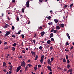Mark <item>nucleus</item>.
<instances>
[{"label":"nucleus","mask_w":74,"mask_h":74,"mask_svg":"<svg viewBox=\"0 0 74 74\" xmlns=\"http://www.w3.org/2000/svg\"><path fill=\"white\" fill-rule=\"evenodd\" d=\"M29 3H30V1H28L26 2V4H25L26 7H28V8L29 7Z\"/></svg>","instance_id":"1"},{"label":"nucleus","mask_w":74,"mask_h":74,"mask_svg":"<svg viewBox=\"0 0 74 74\" xmlns=\"http://www.w3.org/2000/svg\"><path fill=\"white\" fill-rule=\"evenodd\" d=\"M21 65L22 67H24V66H25L26 65V64L25 62V61H23L21 63Z\"/></svg>","instance_id":"2"},{"label":"nucleus","mask_w":74,"mask_h":74,"mask_svg":"<svg viewBox=\"0 0 74 74\" xmlns=\"http://www.w3.org/2000/svg\"><path fill=\"white\" fill-rule=\"evenodd\" d=\"M21 69V66H20L18 67L16 69V72H18Z\"/></svg>","instance_id":"3"},{"label":"nucleus","mask_w":74,"mask_h":74,"mask_svg":"<svg viewBox=\"0 0 74 74\" xmlns=\"http://www.w3.org/2000/svg\"><path fill=\"white\" fill-rule=\"evenodd\" d=\"M51 63H52V62H51L50 59H48L47 60V64H50L51 66Z\"/></svg>","instance_id":"4"},{"label":"nucleus","mask_w":74,"mask_h":74,"mask_svg":"<svg viewBox=\"0 0 74 74\" xmlns=\"http://www.w3.org/2000/svg\"><path fill=\"white\" fill-rule=\"evenodd\" d=\"M47 68L48 70H49L50 71H52V68H51V67L50 66H47Z\"/></svg>","instance_id":"5"},{"label":"nucleus","mask_w":74,"mask_h":74,"mask_svg":"<svg viewBox=\"0 0 74 74\" xmlns=\"http://www.w3.org/2000/svg\"><path fill=\"white\" fill-rule=\"evenodd\" d=\"M6 65H7V64H6V63H5L4 62H3V66L5 68H6V67H7V66H6Z\"/></svg>","instance_id":"6"},{"label":"nucleus","mask_w":74,"mask_h":74,"mask_svg":"<svg viewBox=\"0 0 74 74\" xmlns=\"http://www.w3.org/2000/svg\"><path fill=\"white\" fill-rule=\"evenodd\" d=\"M71 73L73 72V69H70L69 70V71H67V73Z\"/></svg>","instance_id":"7"},{"label":"nucleus","mask_w":74,"mask_h":74,"mask_svg":"<svg viewBox=\"0 0 74 74\" xmlns=\"http://www.w3.org/2000/svg\"><path fill=\"white\" fill-rule=\"evenodd\" d=\"M40 34H41V36H43L44 35V34H45V32L43 31L41 32L40 33Z\"/></svg>","instance_id":"8"},{"label":"nucleus","mask_w":74,"mask_h":74,"mask_svg":"<svg viewBox=\"0 0 74 74\" xmlns=\"http://www.w3.org/2000/svg\"><path fill=\"white\" fill-rule=\"evenodd\" d=\"M54 21L56 23H57L59 22V21L57 19H54Z\"/></svg>","instance_id":"9"},{"label":"nucleus","mask_w":74,"mask_h":74,"mask_svg":"<svg viewBox=\"0 0 74 74\" xmlns=\"http://www.w3.org/2000/svg\"><path fill=\"white\" fill-rule=\"evenodd\" d=\"M10 34V32H8L7 33L5 34V36H8L9 34Z\"/></svg>","instance_id":"10"},{"label":"nucleus","mask_w":74,"mask_h":74,"mask_svg":"<svg viewBox=\"0 0 74 74\" xmlns=\"http://www.w3.org/2000/svg\"><path fill=\"white\" fill-rule=\"evenodd\" d=\"M31 53L33 56H35V53H36L35 52H33L32 51L31 52Z\"/></svg>","instance_id":"11"},{"label":"nucleus","mask_w":74,"mask_h":74,"mask_svg":"<svg viewBox=\"0 0 74 74\" xmlns=\"http://www.w3.org/2000/svg\"><path fill=\"white\" fill-rule=\"evenodd\" d=\"M56 28V30H59L60 29V27L58 25H57Z\"/></svg>","instance_id":"12"},{"label":"nucleus","mask_w":74,"mask_h":74,"mask_svg":"<svg viewBox=\"0 0 74 74\" xmlns=\"http://www.w3.org/2000/svg\"><path fill=\"white\" fill-rule=\"evenodd\" d=\"M8 26H9L8 25L6 24L4 27V28H5V29H7V27H8Z\"/></svg>","instance_id":"13"},{"label":"nucleus","mask_w":74,"mask_h":74,"mask_svg":"<svg viewBox=\"0 0 74 74\" xmlns=\"http://www.w3.org/2000/svg\"><path fill=\"white\" fill-rule=\"evenodd\" d=\"M64 26V24H61L60 25V27H63Z\"/></svg>","instance_id":"14"},{"label":"nucleus","mask_w":74,"mask_h":74,"mask_svg":"<svg viewBox=\"0 0 74 74\" xmlns=\"http://www.w3.org/2000/svg\"><path fill=\"white\" fill-rule=\"evenodd\" d=\"M12 48L13 51H15V47H12Z\"/></svg>","instance_id":"15"},{"label":"nucleus","mask_w":74,"mask_h":74,"mask_svg":"<svg viewBox=\"0 0 74 74\" xmlns=\"http://www.w3.org/2000/svg\"><path fill=\"white\" fill-rule=\"evenodd\" d=\"M53 33L51 34L50 35V38H51V37H53Z\"/></svg>","instance_id":"16"},{"label":"nucleus","mask_w":74,"mask_h":74,"mask_svg":"<svg viewBox=\"0 0 74 74\" xmlns=\"http://www.w3.org/2000/svg\"><path fill=\"white\" fill-rule=\"evenodd\" d=\"M38 59V56L36 55L35 57V59H34V60H36Z\"/></svg>","instance_id":"17"},{"label":"nucleus","mask_w":74,"mask_h":74,"mask_svg":"<svg viewBox=\"0 0 74 74\" xmlns=\"http://www.w3.org/2000/svg\"><path fill=\"white\" fill-rule=\"evenodd\" d=\"M51 41L50 40H48L47 41V43L48 44H50V42H51Z\"/></svg>","instance_id":"18"},{"label":"nucleus","mask_w":74,"mask_h":74,"mask_svg":"<svg viewBox=\"0 0 74 74\" xmlns=\"http://www.w3.org/2000/svg\"><path fill=\"white\" fill-rule=\"evenodd\" d=\"M22 11L23 13H24V12H25V8H22Z\"/></svg>","instance_id":"19"},{"label":"nucleus","mask_w":74,"mask_h":74,"mask_svg":"<svg viewBox=\"0 0 74 74\" xmlns=\"http://www.w3.org/2000/svg\"><path fill=\"white\" fill-rule=\"evenodd\" d=\"M67 36L68 38H69V39H70V36L69 34V33H67Z\"/></svg>","instance_id":"20"},{"label":"nucleus","mask_w":74,"mask_h":74,"mask_svg":"<svg viewBox=\"0 0 74 74\" xmlns=\"http://www.w3.org/2000/svg\"><path fill=\"white\" fill-rule=\"evenodd\" d=\"M53 60H54V58H52L51 59V62H52L53 61Z\"/></svg>","instance_id":"21"},{"label":"nucleus","mask_w":74,"mask_h":74,"mask_svg":"<svg viewBox=\"0 0 74 74\" xmlns=\"http://www.w3.org/2000/svg\"><path fill=\"white\" fill-rule=\"evenodd\" d=\"M66 60H68L69 59V56L67 55L66 56Z\"/></svg>","instance_id":"22"},{"label":"nucleus","mask_w":74,"mask_h":74,"mask_svg":"<svg viewBox=\"0 0 74 74\" xmlns=\"http://www.w3.org/2000/svg\"><path fill=\"white\" fill-rule=\"evenodd\" d=\"M44 58V55L42 56L41 58V59L43 60Z\"/></svg>","instance_id":"23"},{"label":"nucleus","mask_w":74,"mask_h":74,"mask_svg":"<svg viewBox=\"0 0 74 74\" xmlns=\"http://www.w3.org/2000/svg\"><path fill=\"white\" fill-rule=\"evenodd\" d=\"M21 52H22V53H26V50H22L21 51Z\"/></svg>","instance_id":"24"},{"label":"nucleus","mask_w":74,"mask_h":74,"mask_svg":"<svg viewBox=\"0 0 74 74\" xmlns=\"http://www.w3.org/2000/svg\"><path fill=\"white\" fill-rule=\"evenodd\" d=\"M34 70H37V65L36 66L34 67Z\"/></svg>","instance_id":"25"},{"label":"nucleus","mask_w":74,"mask_h":74,"mask_svg":"<svg viewBox=\"0 0 74 74\" xmlns=\"http://www.w3.org/2000/svg\"><path fill=\"white\" fill-rule=\"evenodd\" d=\"M38 28L40 30H42V26H41L40 27H39Z\"/></svg>","instance_id":"26"},{"label":"nucleus","mask_w":74,"mask_h":74,"mask_svg":"<svg viewBox=\"0 0 74 74\" xmlns=\"http://www.w3.org/2000/svg\"><path fill=\"white\" fill-rule=\"evenodd\" d=\"M67 69H69V68H70V64H68V65H67Z\"/></svg>","instance_id":"27"},{"label":"nucleus","mask_w":74,"mask_h":74,"mask_svg":"<svg viewBox=\"0 0 74 74\" xmlns=\"http://www.w3.org/2000/svg\"><path fill=\"white\" fill-rule=\"evenodd\" d=\"M16 20L17 21H19V17L18 16H17L16 18Z\"/></svg>","instance_id":"28"},{"label":"nucleus","mask_w":74,"mask_h":74,"mask_svg":"<svg viewBox=\"0 0 74 74\" xmlns=\"http://www.w3.org/2000/svg\"><path fill=\"white\" fill-rule=\"evenodd\" d=\"M63 61L64 63H66V59H65V58L63 59Z\"/></svg>","instance_id":"29"},{"label":"nucleus","mask_w":74,"mask_h":74,"mask_svg":"<svg viewBox=\"0 0 74 74\" xmlns=\"http://www.w3.org/2000/svg\"><path fill=\"white\" fill-rule=\"evenodd\" d=\"M73 5V3L71 4L70 5V7H71H71H72V6Z\"/></svg>","instance_id":"30"},{"label":"nucleus","mask_w":74,"mask_h":74,"mask_svg":"<svg viewBox=\"0 0 74 74\" xmlns=\"http://www.w3.org/2000/svg\"><path fill=\"white\" fill-rule=\"evenodd\" d=\"M51 40L52 41H55V40L53 38H51Z\"/></svg>","instance_id":"31"},{"label":"nucleus","mask_w":74,"mask_h":74,"mask_svg":"<svg viewBox=\"0 0 74 74\" xmlns=\"http://www.w3.org/2000/svg\"><path fill=\"white\" fill-rule=\"evenodd\" d=\"M39 48L40 50H42V46H40Z\"/></svg>","instance_id":"32"},{"label":"nucleus","mask_w":74,"mask_h":74,"mask_svg":"<svg viewBox=\"0 0 74 74\" xmlns=\"http://www.w3.org/2000/svg\"><path fill=\"white\" fill-rule=\"evenodd\" d=\"M40 62L41 63H42L43 62V60L41 59L40 60Z\"/></svg>","instance_id":"33"},{"label":"nucleus","mask_w":74,"mask_h":74,"mask_svg":"<svg viewBox=\"0 0 74 74\" xmlns=\"http://www.w3.org/2000/svg\"><path fill=\"white\" fill-rule=\"evenodd\" d=\"M51 17L50 16H49L48 17H47V19H49H49H51Z\"/></svg>","instance_id":"34"},{"label":"nucleus","mask_w":74,"mask_h":74,"mask_svg":"<svg viewBox=\"0 0 74 74\" xmlns=\"http://www.w3.org/2000/svg\"><path fill=\"white\" fill-rule=\"evenodd\" d=\"M21 37H22V38H24V35L22 34L21 35Z\"/></svg>","instance_id":"35"},{"label":"nucleus","mask_w":74,"mask_h":74,"mask_svg":"<svg viewBox=\"0 0 74 74\" xmlns=\"http://www.w3.org/2000/svg\"><path fill=\"white\" fill-rule=\"evenodd\" d=\"M67 63L69 64L70 63V61L69 60H67Z\"/></svg>","instance_id":"36"},{"label":"nucleus","mask_w":74,"mask_h":74,"mask_svg":"<svg viewBox=\"0 0 74 74\" xmlns=\"http://www.w3.org/2000/svg\"><path fill=\"white\" fill-rule=\"evenodd\" d=\"M14 29H15V27H14V26H12V30H14Z\"/></svg>","instance_id":"37"},{"label":"nucleus","mask_w":74,"mask_h":74,"mask_svg":"<svg viewBox=\"0 0 74 74\" xmlns=\"http://www.w3.org/2000/svg\"><path fill=\"white\" fill-rule=\"evenodd\" d=\"M56 32H57V30H54L53 33H56Z\"/></svg>","instance_id":"38"},{"label":"nucleus","mask_w":74,"mask_h":74,"mask_svg":"<svg viewBox=\"0 0 74 74\" xmlns=\"http://www.w3.org/2000/svg\"><path fill=\"white\" fill-rule=\"evenodd\" d=\"M12 37H14V38H15V35L14 34L13 35H12Z\"/></svg>","instance_id":"39"},{"label":"nucleus","mask_w":74,"mask_h":74,"mask_svg":"<svg viewBox=\"0 0 74 74\" xmlns=\"http://www.w3.org/2000/svg\"><path fill=\"white\" fill-rule=\"evenodd\" d=\"M38 67L39 68H40V67H41V65L39 64L38 65Z\"/></svg>","instance_id":"40"},{"label":"nucleus","mask_w":74,"mask_h":74,"mask_svg":"<svg viewBox=\"0 0 74 74\" xmlns=\"http://www.w3.org/2000/svg\"><path fill=\"white\" fill-rule=\"evenodd\" d=\"M68 5H64V8H67V7Z\"/></svg>","instance_id":"41"},{"label":"nucleus","mask_w":74,"mask_h":74,"mask_svg":"<svg viewBox=\"0 0 74 74\" xmlns=\"http://www.w3.org/2000/svg\"><path fill=\"white\" fill-rule=\"evenodd\" d=\"M50 48L51 50H52V49H53V47H52V46H51Z\"/></svg>","instance_id":"42"},{"label":"nucleus","mask_w":74,"mask_h":74,"mask_svg":"<svg viewBox=\"0 0 74 74\" xmlns=\"http://www.w3.org/2000/svg\"><path fill=\"white\" fill-rule=\"evenodd\" d=\"M21 30H20L19 31H18V34H20V33H21Z\"/></svg>","instance_id":"43"},{"label":"nucleus","mask_w":74,"mask_h":74,"mask_svg":"<svg viewBox=\"0 0 74 74\" xmlns=\"http://www.w3.org/2000/svg\"><path fill=\"white\" fill-rule=\"evenodd\" d=\"M13 46H16V44L14 43L13 44Z\"/></svg>","instance_id":"44"},{"label":"nucleus","mask_w":74,"mask_h":74,"mask_svg":"<svg viewBox=\"0 0 74 74\" xmlns=\"http://www.w3.org/2000/svg\"><path fill=\"white\" fill-rule=\"evenodd\" d=\"M28 66L29 67H32V65L31 64H28Z\"/></svg>","instance_id":"45"},{"label":"nucleus","mask_w":74,"mask_h":74,"mask_svg":"<svg viewBox=\"0 0 74 74\" xmlns=\"http://www.w3.org/2000/svg\"><path fill=\"white\" fill-rule=\"evenodd\" d=\"M65 51L66 52H69V50L65 49Z\"/></svg>","instance_id":"46"},{"label":"nucleus","mask_w":74,"mask_h":74,"mask_svg":"<svg viewBox=\"0 0 74 74\" xmlns=\"http://www.w3.org/2000/svg\"><path fill=\"white\" fill-rule=\"evenodd\" d=\"M7 44V42H5L4 43V45H6Z\"/></svg>","instance_id":"47"},{"label":"nucleus","mask_w":74,"mask_h":74,"mask_svg":"<svg viewBox=\"0 0 74 74\" xmlns=\"http://www.w3.org/2000/svg\"><path fill=\"white\" fill-rule=\"evenodd\" d=\"M27 68H28V67H27V66H26L25 67V71H26V70H27Z\"/></svg>","instance_id":"48"},{"label":"nucleus","mask_w":74,"mask_h":74,"mask_svg":"<svg viewBox=\"0 0 74 74\" xmlns=\"http://www.w3.org/2000/svg\"><path fill=\"white\" fill-rule=\"evenodd\" d=\"M12 1L13 3H15V0H12Z\"/></svg>","instance_id":"49"},{"label":"nucleus","mask_w":74,"mask_h":74,"mask_svg":"<svg viewBox=\"0 0 74 74\" xmlns=\"http://www.w3.org/2000/svg\"><path fill=\"white\" fill-rule=\"evenodd\" d=\"M74 47H73V46H72V47L70 48V49L71 50V49H73V48Z\"/></svg>","instance_id":"50"},{"label":"nucleus","mask_w":74,"mask_h":74,"mask_svg":"<svg viewBox=\"0 0 74 74\" xmlns=\"http://www.w3.org/2000/svg\"><path fill=\"white\" fill-rule=\"evenodd\" d=\"M66 45H69V42H66Z\"/></svg>","instance_id":"51"},{"label":"nucleus","mask_w":74,"mask_h":74,"mask_svg":"<svg viewBox=\"0 0 74 74\" xmlns=\"http://www.w3.org/2000/svg\"><path fill=\"white\" fill-rule=\"evenodd\" d=\"M32 41L34 42V44H35V42H36V40H33Z\"/></svg>","instance_id":"52"},{"label":"nucleus","mask_w":74,"mask_h":74,"mask_svg":"<svg viewBox=\"0 0 74 74\" xmlns=\"http://www.w3.org/2000/svg\"><path fill=\"white\" fill-rule=\"evenodd\" d=\"M64 71H67V69H64Z\"/></svg>","instance_id":"53"},{"label":"nucleus","mask_w":74,"mask_h":74,"mask_svg":"<svg viewBox=\"0 0 74 74\" xmlns=\"http://www.w3.org/2000/svg\"><path fill=\"white\" fill-rule=\"evenodd\" d=\"M54 31V29H52L51 31V32H53Z\"/></svg>","instance_id":"54"},{"label":"nucleus","mask_w":74,"mask_h":74,"mask_svg":"<svg viewBox=\"0 0 74 74\" xmlns=\"http://www.w3.org/2000/svg\"><path fill=\"white\" fill-rule=\"evenodd\" d=\"M39 0L40 2H42L43 1V0Z\"/></svg>","instance_id":"55"},{"label":"nucleus","mask_w":74,"mask_h":74,"mask_svg":"<svg viewBox=\"0 0 74 74\" xmlns=\"http://www.w3.org/2000/svg\"><path fill=\"white\" fill-rule=\"evenodd\" d=\"M8 49V47H5V48H4L5 49Z\"/></svg>","instance_id":"56"},{"label":"nucleus","mask_w":74,"mask_h":74,"mask_svg":"<svg viewBox=\"0 0 74 74\" xmlns=\"http://www.w3.org/2000/svg\"><path fill=\"white\" fill-rule=\"evenodd\" d=\"M9 70L10 71H12V68H10L9 69Z\"/></svg>","instance_id":"57"},{"label":"nucleus","mask_w":74,"mask_h":74,"mask_svg":"<svg viewBox=\"0 0 74 74\" xmlns=\"http://www.w3.org/2000/svg\"><path fill=\"white\" fill-rule=\"evenodd\" d=\"M22 56H20L19 58H20V59H22L23 58Z\"/></svg>","instance_id":"58"},{"label":"nucleus","mask_w":74,"mask_h":74,"mask_svg":"<svg viewBox=\"0 0 74 74\" xmlns=\"http://www.w3.org/2000/svg\"><path fill=\"white\" fill-rule=\"evenodd\" d=\"M9 74H11V73H12V72H11V71H9Z\"/></svg>","instance_id":"59"},{"label":"nucleus","mask_w":74,"mask_h":74,"mask_svg":"<svg viewBox=\"0 0 74 74\" xmlns=\"http://www.w3.org/2000/svg\"><path fill=\"white\" fill-rule=\"evenodd\" d=\"M27 62H30V60H29L27 61Z\"/></svg>","instance_id":"60"},{"label":"nucleus","mask_w":74,"mask_h":74,"mask_svg":"<svg viewBox=\"0 0 74 74\" xmlns=\"http://www.w3.org/2000/svg\"><path fill=\"white\" fill-rule=\"evenodd\" d=\"M36 34H34V37H36Z\"/></svg>","instance_id":"61"},{"label":"nucleus","mask_w":74,"mask_h":74,"mask_svg":"<svg viewBox=\"0 0 74 74\" xmlns=\"http://www.w3.org/2000/svg\"><path fill=\"white\" fill-rule=\"evenodd\" d=\"M9 67H10V68H12V65L10 66Z\"/></svg>","instance_id":"62"},{"label":"nucleus","mask_w":74,"mask_h":74,"mask_svg":"<svg viewBox=\"0 0 74 74\" xmlns=\"http://www.w3.org/2000/svg\"><path fill=\"white\" fill-rule=\"evenodd\" d=\"M3 71H4V72H6V71H7V70L5 69H4Z\"/></svg>","instance_id":"63"},{"label":"nucleus","mask_w":74,"mask_h":74,"mask_svg":"<svg viewBox=\"0 0 74 74\" xmlns=\"http://www.w3.org/2000/svg\"><path fill=\"white\" fill-rule=\"evenodd\" d=\"M51 24V25H53V23L52 22H51L50 23Z\"/></svg>","instance_id":"64"}]
</instances>
